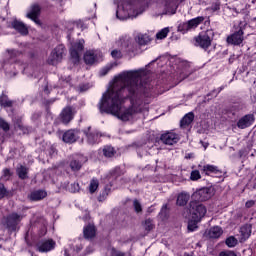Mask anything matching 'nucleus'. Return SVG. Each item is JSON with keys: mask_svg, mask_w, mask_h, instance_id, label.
Segmentation results:
<instances>
[{"mask_svg": "<svg viewBox=\"0 0 256 256\" xmlns=\"http://www.w3.org/2000/svg\"><path fill=\"white\" fill-rule=\"evenodd\" d=\"M133 207L136 213H141L143 211V207L141 206V202L137 199L133 201Z\"/></svg>", "mask_w": 256, "mask_h": 256, "instance_id": "obj_42", "label": "nucleus"}, {"mask_svg": "<svg viewBox=\"0 0 256 256\" xmlns=\"http://www.w3.org/2000/svg\"><path fill=\"white\" fill-rule=\"evenodd\" d=\"M207 235L209 239H219V237L223 235V229H221L219 226H214L209 229Z\"/></svg>", "mask_w": 256, "mask_h": 256, "instance_id": "obj_21", "label": "nucleus"}, {"mask_svg": "<svg viewBox=\"0 0 256 256\" xmlns=\"http://www.w3.org/2000/svg\"><path fill=\"white\" fill-rule=\"evenodd\" d=\"M0 129H3V131H9V123L3 120V118H0Z\"/></svg>", "mask_w": 256, "mask_h": 256, "instance_id": "obj_43", "label": "nucleus"}, {"mask_svg": "<svg viewBox=\"0 0 256 256\" xmlns=\"http://www.w3.org/2000/svg\"><path fill=\"white\" fill-rule=\"evenodd\" d=\"M82 249H83V245L79 244V245H76V249L71 248V252L69 250L65 249L64 255L65 256L77 255V253H79Z\"/></svg>", "mask_w": 256, "mask_h": 256, "instance_id": "obj_33", "label": "nucleus"}, {"mask_svg": "<svg viewBox=\"0 0 256 256\" xmlns=\"http://www.w3.org/2000/svg\"><path fill=\"white\" fill-rule=\"evenodd\" d=\"M12 27L21 35H27L29 33V29H27V26H25V24L21 21L14 20L12 22Z\"/></svg>", "mask_w": 256, "mask_h": 256, "instance_id": "obj_20", "label": "nucleus"}, {"mask_svg": "<svg viewBox=\"0 0 256 256\" xmlns=\"http://www.w3.org/2000/svg\"><path fill=\"white\" fill-rule=\"evenodd\" d=\"M251 229H252L251 224H245L240 228V233L244 240H247L249 239V237H251Z\"/></svg>", "mask_w": 256, "mask_h": 256, "instance_id": "obj_28", "label": "nucleus"}, {"mask_svg": "<svg viewBox=\"0 0 256 256\" xmlns=\"http://www.w3.org/2000/svg\"><path fill=\"white\" fill-rule=\"evenodd\" d=\"M0 21H5V18L0 17Z\"/></svg>", "mask_w": 256, "mask_h": 256, "instance_id": "obj_58", "label": "nucleus"}, {"mask_svg": "<svg viewBox=\"0 0 256 256\" xmlns=\"http://www.w3.org/2000/svg\"><path fill=\"white\" fill-rule=\"evenodd\" d=\"M102 152L104 157H107L108 159L111 157H115V154L117 153L115 151V148H113L112 146H104Z\"/></svg>", "mask_w": 256, "mask_h": 256, "instance_id": "obj_31", "label": "nucleus"}, {"mask_svg": "<svg viewBox=\"0 0 256 256\" xmlns=\"http://www.w3.org/2000/svg\"><path fill=\"white\" fill-rule=\"evenodd\" d=\"M9 55V63H15V58L19 57V55H21V51L19 50H11L8 52Z\"/></svg>", "mask_w": 256, "mask_h": 256, "instance_id": "obj_34", "label": "nucleus"}, {"mask_svg": "<svg viewBox=\"0 0 256 256\" xmlns=\"http://www.w3.org/2000/svg\"><path fill=\"white\" fill-rule=\"evenodd\" d=\"M81 136V131L79 130H68L63 135L64 143H75L77 139Z\"/></svg>", "mask_w": 256, "mask_h": 256, "instance_id": "obj_16", "label": "nucleus"}, {"mask_svg": "<svg viewBox=\"0 0 256 256\" xmlns=\"http://www.w3.org/2000/svg\"><path fill=\"white\" fill-rule=\"evenodd\" d=\"M6 75L7 77H15V75H17V72H11V71H6Z\"/></svg>", "mask_w": 256, "mask_h": 256, "instance_id": "obj_53", "label": "nucleus"}, {"mask_svg": "<svg viewBox=\"0 0 256 256\" xmlns=\"http://www.w3.org/2000/svg\"><path fill=\"white\" fill-rule=\"evenodd\" d=\"M60 119L64 125L71 123L73 121V109L71 107L64 108L60 114Z\"/></svg>", "mask_w": 256, "mask_h": 256, "instance_id": "obj_19", "label": "nucleus"}, {"mask_svg": "<svg viewBox=\"0 0 256 256\" xmlns=\"http://www.w3.org/2000/svg\"><path fill=\"white\" fill-rule=\"evenodd\" d=\"M103 59V53L99 50H89L84 54V62L86 65H95Z\"/></svg>", "mask_w": 256, "mask_h": 256, "instance_id": "obj_9", "label": "nucleus"}, {"mask_svg": "<svg viewBox=\"0 0 256 256\" xmlns=\"http://www.w3.org/2000/svg\"><path fill=\"white\" fill-rule=\"evenodd\" d=\"M143 227L145 231H152V229L155 228V224H153V220L146 219L145 222L143 223Z\"/></svg>", "mask_w": 256, "mask_h": 256, "instance_id": "obj_36", "label": "nucleus"}, {"mask_svg": "<svg viewBox=\"0 0 256 256\" xmlns=\"http://www.w3.org/2000/svg\"><path fill=\"white\" fill-rule=\"evenodd\" d=\"M99 189V180L97 179H92L90 184H89V192L90 193H95Z\"/></svg>", "mask_w": 256, "mask_h": 256, "instance_id": "obj_35", "label": "nucleus"}, {"mask_svg": "<svg viewBox=\"0 0 256 256\" xmlns=\"http://www.w3.org/2000/svg\"><path fill=\"white\" fill-rule=\"evenodd\" d=\"M37 247L40 253H49V251H53V249H55V241L44 240L38 243Z\"/></svg>", "mask_w": 256, "mask_h": 256, "instance_id": "obj_18", "label": "nucleus"}, {"mask_svg": "<svg viewBox=\"0 0 256 256\" xmlns=\"http://www.w3.org/2000/svg\"><path fill=\"white\" fill-rule=\"evenodd\" d=\"M200 143L203 145L204 149L209 147V143H204L203 141H200Z\"/></svg>", "mask_w": 256, "mask_h": 256, "instance_id": "obj_54", "label": "nucleus"}, {"mask_svg": "<svg viewBox=\"0 0 256 256\" xmlns=\"http://www.w3.org/2000/svg\"><path fill=\"white\" fill-rule=\"evenodd\" d=\"M116 47L121 49L123 53H134V51L137 50V45L127 35L121 36L119 40L116 41Z\"/></svg>", "mask_w": 256, "mask_h": 256, "instance_id": "obj_5", "label": "nucleus"}, {"mask_svg": "<svg viewBox=\"0 0 256 256\" xmlns=\"http://www.w3.org/2000/svg\"><path fill=\"white\" fill-rule=\"evenodd\" d=\"M213 36V30H207L205 32L200 33L198 36L194 38L195 47H200L201 49L205 50L209 49L213 41Z\"/></svg>", "mask_w": 256, "mask_h": 256, "instance_id": "obj_3", "label": "nucleus"}, {"mask_svg": "<svg viewBox=\"0 0 256 256\" xmlns=\"http://www.w3.org/2000/svg\"><path fill=\"white\" fill-rule=\"evenodd\" d=\"M144 9L139 0H122L118 4L116 11L117 19L125 21L127 19H133L143 13Z\"/></svg>", "mask_w": 256, "mask_h": 256, "instance_id": "obj_2", "label": "nucleus"}, {"mask_svg": "<svg viewBox=\"0 0 256 256\" xmlns=\"http://www.w3.org/2000/svg\"><path fill=\"white\" fill-rule=\"evenodd\" d=\"M84 40H78L77 42L73 43L70 48V55L73 60V63H79V57L81 55V51L84 49Z\"/></svg>", "mask_w": 256, "mask_h": 256, "instance_id": "obj_11", "label": "nucleus"}, {"mask_svg": "<svg viewBox=\"0 0 256 256\" xmlns=\"http://www.w3.org/2000/svg\"><path fill=\"white\" fill-rule=\"evenodd\" d=\"M0 105L1 107H12L13 101L9 100L7 95L2 94V96H0Z\"/></svg>", "mask_w": 256, "mask_h": 256, "instance_id": "obj_32", "label": "nucleus"}, {"mask_svg": "<svg viewBox=\"0 0 256 256\" xmlns=\"http://www.w3.org/2000/svg\"><path fill=\"white\" fill-rule=\"evenodd\" d=\"M243 35V28L240 27L237 31L227 37V43H229L230 45H241L244 40Z\"/></svg>", "mask_w": 256, "mask_h": 256, "instance_id": "obj_12", "label": "nucleus"}, {"mask_svg": "<svg viewBox=\"0 0 256 256\" xmlns=\"http://www.w3.org/2000/svg\"><path fill=\"white\" fill-rule=\"evenodd\" d=\"M189 206L192 220L194 221V223H199L201 219H203L207 214V208L205 207V205L197 201H191Z\"/></svg>", "mask_w": 256, "mask_h": 256, "instance_id": "obj_4", "label": "nucleus"}, {"mask_svg": "<svg viewBox=\"0 0 256 256\" xmlns=\"http://www.w3.org/2000/svg\"><path fill=\"white\" fill-rule=\"evenodd\" d=\"M199 179H201V172H199V170H193L190 173V180L191 181H199Z\"/></svg>", "mask_w": 256, "mask_h": 256, "instance_id": "obj_40", "label": "nucleus"}, {"mask_svg": "<svg viewBox=\"0 0 256 256\" xmlns=\"http://www.w3.org/2000/svg\"><path fill=\"white\" fill-rule=\"evenodd\" d=\"M47 197V192L45 190H36L30 194L31 201H41Z\"/></svg>", "mask_w": 256, "mask_h": 256, "instance_id": "obj_23", "label": "nucleus"}, {"mask_svg": "<svg viewBox=\"0 0 256 256\" xmlns=\"http://www.w3.org/2000/svg\"><path fill=\"white\" fill-rule=\"evenodd\" d=\"M221 9V3L215 2L211 5L210 10L211 11H219Z\"/></svg>", "mask_w": 256, "mask_h": 256, "instance_id": "obj_47", "label": "nucleus"}, {"mask_svg": "<svg viewBox=\"0 0 256 256\" xmlns=\"http://www.w3.org/2000/svg\"><path fill=\"white\" fill-rule=\"evenodd\" d=\"M220 91H223V87H220V88H219V92H220Z\"/></svg>", "mask_w": 256, "mask_h": 256, "instance_id": "obj_59", "label": "nucleus"}, {"mask_svg": "<svg viewBox=\"0 0 256 256\" xmlns=\"http://www.w3.org/2000/svg\"><path fill=\"white\" fill-rule=\"evenodd\" d=\"M145 71H124L115 77L114 83L98 103L100 113H108L121 121H131L141 113L149 83L144 81Z\"/></svg>", "mask_w": 256, "mask_h": 256, "instance_id": "obj_1", "label": "nucleus"}, {"mask_svg": "<svg viewBox=\"0 0 256 256\" xmlns=\"http://www.w3.org/2000/svg\"><path fill=\"white\" fill-rule=\"evenodd\" d=\"M83 167V156H78L70 162V168L72 171H79Z\"/></svg>", "mask_w": 256, "mask_h": 256, "instance_id": "obj_26", "label": "nucleus"}, {"mask_svg": "<svg viewBox=\"0 0 256 256\" xmlns=\"http://www.w3.org/2000/svg\"><path fill=\"white\" fill-rule=\"evenodd\" d=\"M237 243H239V241L234 236H230L226 239L227 247H236Z\"/></svg>", "mask_w": 256, "mask_h": 256, "instance_id": "obj_38", "label": "nucleus"}, {"mask_svg": "<svg viewBox=\"0 0 256 256\" xmlns=\"http://www.w3.org/2000/svg\"><path fill=\"white\" fill-rule=\"evenodd\" d=\"M111 71V66H106L100 70V77H105Z\"/></svg>", "mask_w": 256, "mask_h": 256, "instance_id": "obj_44", "label": "nucleus"}, {"mask_svg": "<svg viewBox=\"0 0 256 256\" xmlns=\"http://www.w3.org/2000/svg\"><path fill=\"white\" fill-rule=\"evenodd\" d=\"M187 62L182 61V79L187 77Z\"/></svg>", "mask_w": 256, "mask_h": 256, "instance_id": "obj_45", "label": "nucleus"}, {"mask_svg": "<svg viewBox=\"0 0 256 256\" xmlns=\"http://www.w3.org/2000/svg\"><path fill=\"white\" fill-rule=\"evenodd\" d=\"M73 186L75 187V189L72 190L74 193L75 191H79V184H73Z\"/></svg>", "mask_w": 256, "mask_h": 256, "instance_id": "obj_55", "label": "nucleus"}, {"mask_svg": "<svg viewBox=\"0 0 256 256\" xmlns=\"http://www.w3.org/2000/svg\"><path fill=\"white\" fill-rule=\"evenodd\" d=\"M160 216L161 217H167V205L162 206V209L160 211Z\"/></svg>", "mask_w": 256, "mask_h": 256, "instance_id": "obj_51", "label": "nucleus"}, {"mask_svg": "<svg viewBox=\"0 0 256 256\" xmlns=\"http://www.w3.org/2000/svg\"><path fill=\"white\" fill-rule=\"evenodd\" d=\"M205 21V18L203 16H198L196 18H193L187 22H184L179 25L178 29L182 33H187L188 31H193V29H197L201 23Z\"/></svg>", "mask_w": 256, "mask_h": 256, "instance_id": "obj_6", "label": "nucleus"}, {"mask_svg": "<svg viewBox=\"0 0 256 256\" xmlns=\"http://www.w3.org/2000/svg\"><path fill=\"white\" fill-rule=\"evenodd\" d=\"M81 91H85V89L81 88Z\"/></svg>", "mask_w": 256, "mask_h": 256, "instance_id": "obj_60", "label": "nucleus"}, {"mask_svg": "<svg viewBox=\"0 0 256 256\" xmlns=\"http://www.w3.org/2000/svg\"><path fill=\"white\" fill-rule=\"evenodd\" d=\"M160 139L164 145H175V143H179V134L175 132H166L161 135Z\"/></svg>", "mask_w": 256, "mask_h": 256, "instance_id": "obj_14", "label": "nucleus"}, {"mask_svg": "<svg viewBox=\"0 0 256 256\" xmlns=\"http://www.w3.org/2000/svg\"><path fill=\"white\" fill-rule=\"evenodd\" d=\"M189 199H191V194L182 192L177 197V205H179V207H185V205L189 203Z\"/></svg>", "mask_w": 256, "mask_h": 256, "instance_id": "obj_22", "label": "nucleus"}, {"mask_svg": "<svg viewBox=\"0 0 256 256\" xmlns=\"http://www.w3.org/2000/svg\"><path fill=\"white\" fill-rule=\"evenodd\" d=\"M65 54V46L64 45H58L51 53L48 63L49 65H57V63H60L61 59H63V55Z\"/></svg>", "mask_w": 256, "mask_h": 256, "instance_id": "obj_10", "label": "nucleus"}, {"mask_svg": "<svg viewBox=\"0 0 256 256\" xmlns=\"http://www.w3.org/2000/svg\"><path fill=\"white\" fill-rule=\"evenodd\" d=\"M16 173L19 177V179H27V174L29 173V168L23 166V165H20L17 167L16 169Z\"/></svg>", "mask_w": 256, "mask_h": 256, "instance_id": "obj_29", "label": "nucleus"}, {"mask_svg": "<svg viewBox=\"0 0 256 256\" xmlns=\"http://www.w3.org/2000/svg\"><path fill=\"white\" fill-rule=\"evenodd\" d=\"M23 215L13 212L5 218V225L9 231H17V225L23 221Z\"/></svg>", "mask_w": 256, "mask_h": 256, "instance_id": "obj_7", "label": "nucleus"}, {"mask_svg": "<svg viewBox=\"0 0 256 256\" xmlns=\"http://www.w3.org/2000/svg\"><path fill=\"white\" fill-rule=\"evenodd\" d=\"M111 256H131V253L129 252H121L115 248L111 249Z\"/></svg>", "mask_w": 256, "mask_h": 256, "instance_id": "obj_41", "label": "nucleus"}, {"mask_svg": "<svg viewBox=\"0 0 256 256\" xmlns=\"http://www.w3.org/2000/svg\"><path fill=\"white\" fill-rule=\"evenodd\" d=\"M197 223L198 222H195V221H191V222H189V224H188V230L189 231H195V229H197Z\"/></svg>", "mask_w": 256, "mask_h": 256, "instance_id": "obj_48", "label": "nucleus"}, {"mask_svg": "<svg viewBox=\"0 0 256 256\" xmlns=\"http://www.w3.org/2000/svg\"><path fill=\"white\" fill-rule=\"evenodd\" d=\"M7 195V189L5 188V185L0 184V199H3Z\"/></svg>", "mask_w": 256, "mask_h": 256, "instance_id": "obj_46", "label": "nucleus"}, {"mask_svg": "<svg viewBox=\"0 0 256 256\" xmlns=\"http://www.w3.org/2000/svg\"><path fill=\"white\" fill-rule=\"evenodd\" d=\"M86 251H87V253H92L93 252V250H91V248H87Z\"/></svg>", "mask_w": 256, "mask_h": 256, "instance_id": "obj_56", "label": "nucleus"}, {"mask_svg": "<svg viewBox=\"0 0 256 256\" xmlns=\"http://www.w3.org/2000/svg\"><path fill=\"white\" fill-rule=\"evenodd\" d=\"M3 179H9V177H11V170H9V169H4L3 170Z\"/></svg>", "mask_w": 256, "mask_h": 256, "instance_id": "obj_50", "label": "nucleus"}, {"mask_svg": "<svg viewBox=\"0 0 256 256\" xmlns=\"http://www.w3.org/2000/svg\"><path fill=\"white\" fill-rule=\"evenodd\" d=\"M215 195V188L213 187H204L199 190H197L194 194L193 197L197 199V201H209L211 197Z\"/></svg>", "mask_w": 256, "mask_h": 256, "instance_id": "obj_8", "label": "nucleus"}, {"mask_svg": "<svg viewBox=\"0 0 256 256\" xmlns=\"http://www.w3.org/2000/svg\"><path fill=\"white\" fill-rule=\"evenodd\" d=\"M193 119H195V114L193 112L187 113L180 121V127H189L191 123H193Z\"/></svg>", "mask_w": 256, "mask_h": 256, "instance_id": "obj_25", "label": "nucleus"}, {"mask_svg": "<svg viewBox=\"0 0 256 256\" xmlns=\"http://www.w3.org/2000/svg\"><path fill=\"white\" fill-rule=\"evenodd\" d=\"M135 41L138 43V45H147L151 42V38L147 34H137Z\"/></svg>", "mask_w": 256, "mask_h": 256, "instance_id": "obj_27", "label": "nucleus"}, {"mask_svg": "<svg viewBox=\"0 0 256 256\" xmlns=\"http://www.w3.org/2000/svg\"><path fill=\"white\" fill-rule=\"evenodd\" d=\"M169 35V27L163 28L156 34L157 39H165Z\"/></svg>", "mask_w": 256, "mask_h": 256, "instance_id": "obj_37", "label": "nucleus"}, {"mask_svg": "<svg viewBox=\"0 0 256 256\" xmlns=\"http://www.w3.org/2000/svg\"><path fill=\"white\" fill-rule=\"evenodd\" d=\"M85 239H93L95 237L97 230L95 229V225L89 224L88 226L84 227L83 230Z\"/></svg>", "mask_w": 256, "mask_h": 256, "instance_id": "obj_24", "label": "nucleus"}, {"mask_svg": "<svg viewBox=\"0 0 256 256\" xmlns=\"http://www.w3.org/2000/svg\"><path fill=\"white\" fill-rule=\"evenodd\" d=\"M245 205H246L247 209H250V207H253V205H255V201L249 200L246 202Z\"/></svg>", "mask_w": 256, "mask_h": 256, "instance_id": "obj_52", "label": "nucleus"}, {"mask_svg": "<svg viewBox=\"0 0 256 256\" xmlns=\"http://www.w3.org/2000/svg\"><path fill=\"white\" fill-rule=\"evenodd\" d=\"M40 13H41V6H39V4H34L31 6L30 12L26 15V17L34 21L36 25H40V21H39Z\"/></svg>", "mask_w": 256, "mask_h": 256, "instance_id": "obj_15", "label": "nucleus"}, {"mask_svg": "<svg viewBox=\"0 0 256 256\" xmlns=\"http://www.w3.org/2000/svg\"><path fill=\"white\" fill-rule=\"evenodd\" d=\"M202 171L203 173H205V175H211V173H219V169L217 168V166L215 165H204L202 167Z\"/></svg>", "mask_w": 256, "mask_h": 256, "instance_id": "obj_30", "label": "nucleus"}, {"mask_svg": "<svg viewBox=\"0 0 256 256\" xmlns=\"http://www.w3.org/2000/svg\"><path fill=\"white\" fill-rule=\"evenodd\" d=\"M219 256H237V254H235V252L233 251H222L220 252Z\"/></svg>", "mask_w": 256, "mask_h": 256, "instance_id": "obj_49", "label": "nucleus"}, {"mask_svg": "<svg viewBox=\"0 0 256 256\" xmlns=\"http://www.w3.org/2000/svg\"><path fill=\"white\" fill-rule=\"evenodd\" d=\"M254 121L255 117L253 114L245 115L237 122V127L239 129H247V127H251V125H253Z\"/></svg>", "mask_w": 256, "mask_h": 256, "instance_id": "obj_17", "label": "nucleus"}, {"mask_svg": "<svg viewBox=\"0 0 256 256\" xmlns=\"http://www.w3.org/2000/svg\"><path fill=\"white\" fill-rule=\"evenodd\" d=\"M83 133L87 137V143H89V145L99 143V137H101V133H99V131H91V127H88L87 129L83 130Z\"/></svg>", "mask_w": 256, "mask_h": 256, "instance_id": "obj_13", "label": "nucleus"}, {"mask_svg": "<svg viewBox=\"0 0 256 256\" xmlns=\"http://www.w3.org/2000/svg\"><path fill=\"white\" fill-rule=\"evenodd\" d=\"M111 57H113V59H121V57H123V50H121V48L112 50Z\"/></svg>", "mask_w": 256, "mask_h": 256, "instance_id": "obj_39", "label": "nucleus"}, {"mask_svg": "<svg viewBox=\"0 0 256 256\" xmlns=\"http://www.w3.org/2000/svg\"><path fill=\"white\" fill-rule=\"evenodd\" d=\"M8 66H9V64H8V63H5V64H4V69H8Z\"/></svg>", "mask_w": 256, "mask_h": 256, "instance_id": "obj_57", "label": "nucleus"}]
</instances>
